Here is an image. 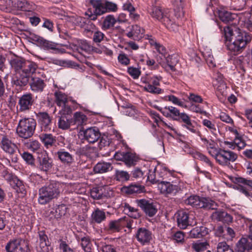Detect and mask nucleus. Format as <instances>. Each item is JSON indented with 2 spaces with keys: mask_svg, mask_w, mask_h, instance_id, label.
Here are the masks:
<instances>
[{
  "mask_svg": "<svg viewBox=\"0 0 252 252\" xmlns=\"http://www.w3.org/2000/svg\"><path fill=\"white\" fill-rule=\"evenodd\" d=\"M222 34L226 42H229L226 44L228 49L234 55L242 52L252 40V37L248 33L236 27H224Z\"/></svg>",
  "mask_w": 252,
  "mask_h": 252,
  "instance_id": "1",
  "label": "nucleus"
},
{
  "mask_svg": "<svg viewBox=\"0 0 252 252\" xmlns=\"http://www.w3.org/2000/svg\"><path fill=\"white\" fill-rule=\"evenodd\" d=\"M210 153L211 155L220 165L227 166L228 168H233L231 163L235 162L238 158L237 155L234 152L221 148L213 150Z\"/></svg>",
  "mask_w": 252,
  "mask_h": 252,
  "instance_id": "2",
  "label": "nucleus"
},
{
  "mask_svg": "<svg viewBox=\"0 0 252 252\" xmlns=\"http://www.w3.org/2000/svg\"><path fill=\"white\" fill-rule=\"evenodd\" d=\"M36 126L35 119L31 117L24 118L19 120L16 132L19 137L28 139L33 135Z\"/></svg>",
  "mask_w": 252,
  "mask_h": 252,
  "instance_id": "3",
  "label": "nucleus"
},
{
  "mask_svg": "<svg viewBox=\"0 0 252 252\" xmlns=\"http://www.w3.org/2000/svg\"><path fill=\"white\" fill-rule=\"evenodd\" d=\"M72 41L71 37L67 33L64 32V47L66 48L64 49V53L71 54L72 51L81 54L83 51H91L92 46L86 40H78L77 44L73 43Z\"/></svg>",
  "mask_w": 252,
  "mask_h": 252,
  "instance_id": "4",
  "label": "nucleus"
},
{
  "mask_svg": "<svg viewBox=\"0 0 252 252\" xmlns=\"http://www.w3.org/2000/svg\"><path fill=\"white\" fill-rule=\"evenodd\" d=\"M149 13L153 18L161 21L169 30L175 32L178 30L177 25L175 24L174 20L171 19L169 12H163L160 7H153Z\"/></svg>",
  "mask_w": 252,
  "mask_h": 252,
  "instance_id": "5",
  "label": "nucleus"
},
{
  "mask_svg": "<svg viewBox=\"0 0 252 252\" xmlns=\"http://www.w3.org/2000/svg\"><path fill=\"white\" fill-rule=\"evenodd\" d=\"M37 68V65L34 62L27 60L23 75L16 76L13 78L12 82L13 84L19 87L26 86Z\"/></svg>",
  "mask_w": 252,
  "mask_h": 252,
  "instance_id": "6",
  "label": "nucleus"
},
{
  "mask_svg": "<svg viewBox=\"0 0 252 252\" xmlns=\"http://www.w3.org/2000/svg\"><path fill=\"white\" fill-rule=\"evenodd\" d=\"M90 3L94 9V13H92L91 10L88 9L85 14L91 20L94 21L96 20L97 16L106 13V0H90Z\"/></svg>",
  "mask_w": 252,
  "mask_h": 252,
  "instance_id": "7",
  "label": "nucleus"
},
{
  "mask_svg": "<svg viewBox=\"0 0 252 252\" xmlns=\"http://www.w3.org/2000/svg\"><path fill=\"white\" fill-rule=\"evenodd\" d=\"M59 193L58 190L53 184L42 187L39 189L38 201L41 204L47 203L50 200L57 197Z\"/></svg>",
  "mask_w": 252,
  "mask_h": 252,
  "instance_id": "8",
  "label": "nucleus"
},
{
  "mask_svg": "<svg viewBox=\"0 0 252 252\" xmlns=\"http://www.w3.org/2000/svg\"><path fill=\"white\" fill-rule=\"evenodd\" d=\"M7 252H28V246L25 240L20 239H14L10 240L6 245Z\"/></svg>",
  "mask_w": 252,
  "mask_h": 252,
  "instance_id": "9",
  "label": "nucleus"
},
{
  "mask_svg": "<svg viewBox=\"0 0 252 252\" xmlns=\"http://www.w3.org/2000/svg\"><path fill=\"white\" fill-rule=\"evenodd\" d=\"M162 79L161 76H153L145 82V86L144 88V90L150 93L158 94H160L163 91L160 88L158 87L159 86V81Z\"/></svg>",
  "mask_w": 252,
  "mask_h": 252,
  "instance_id": "10",
  "label": "nucleus"
},
{
  "mask_svg": "<svg viewBox=\"0 0 252 252\" xmlns=\"http://www.w3.org/2000/svg\"><path fill=\"white\" fill-rule=\"evenodd\" d=\"M114 157L117 160L124 162L127 167L134 166L139 159L135 154L131 152H117Z\"/></svg>",
  "mask_w": 252,
  "mask_h": 252,
  "instance_id": "11",
  "label": "nucleus"
},
{
  "mask_svg": "<svg viewBox=\"0 0 252 252\" xmlns=\"http://www.w3.org/2000/svg\"><path fill=\"white\" fill-rule=\"evenodd\" d=\"M34 102L33 94L31 93H26L19 98L18 105L19 111L25 112L31 109Z\"/></svg>",
  "mask_w": 252,
  "mask_h": 252,
  "instance_id": "12",
  "label": "nucleus"
},
{
  "mask_svg": "<svg viewBox=\"0 0 252 252\" xmlns=\"http://www.w3.org/2000/svg\"><path fill=\"white\" fill-rule=\"evenodd\" d=\"M36 116L42 130L49 131L51 129L52 118L45 112H40Z\"/></svg>",
  "mask_w": 252,
  "mask_h": 252,
  "instance_id": "13",
  "label": "nucleus"
},
{
  "mask_svg": "<svg viewBox=\"0 0 252 252\" xmlns=\"http://www.w3.org/2000/svg\"><path fill=\"white\" fill-rule=\"evenodd\" d=\"M135 238L141 245H148L152 240V233L145 227H140L135 234Z\"/></svg>",
  "mask_w": 252,
  "mask_h": 252,
  "instance_id": "14",
  "label": "nucleus"
},
{
  "mask_svg": "<svg viewBox=\"0 0 252 252\" xmlns=\"http://www.w3.org/2000/svg\"><path fill=\"white\" fill-rule=\"evenodd\" d=\"M121 191L126 195H135L145 191V187L139 183H131L128 186H123Z\"/></svg>",
  "mask_w": 252,
  "mask_h": 252,
  "instance_id": "15",
  "label": "nucleus"
},
{
  "mask_svg": "<svg viewBox=\"0 0 252 252\" xmlns=\"http://www.w3.org/2000/svg\"><path fill=\"white\" fill-rule=\"evenodd\" d=\"M84 139L89 143H94L96 142L101 136L98 128L96 127H91L83 131Z\"/></svg>",
  "mask_w": 252,
  "mask_h": 252,
  "instance_id": "16",
  "label": "nucleus"
},
{
  "mask_svg": "<svg viewBox=\"0 0 252 252\" xmlns=\"http://www.w3.org/2000/svg\"><path fill=\"white\" fill-rule=\"evenodd\" d=\"M187 205H214L215 202L209 197H200L197 195H192L185 200Z\"/></svg>",
  "mask_w": 252,
  "mask_h": 252,
  "instance_id": "17",
  "label": "nucleus"
},
{
  "mask_svg": "<svg viewBox=\"0 0 252 252\" xmlns=\"http://www.w3.org/2000/svg\"><path fill=\"white\" fill-rule=\"evenodd\" d=\"M26 61L25 59L18 57L11 59L10 63L12 68L14 69L16 76L23 75Z\"/></svg>",
  "mask_w": 252,
  "mask_h": 252,
  "instance_id": "18",
  "label": "nucleus"
},
{
  "mask_svg": "<svg viewBox=\"0 0 252 252\" xmlns=\"http://www.w3.org/2000/svg\"><path fill=\"white\" fill-rule=\"evenodd\" d=\"M36 166L40 170L45 172L52 168V162L46 153L42 154L40 157H38Z\"/></svg>",
  "mask_w": 252,
  "mask_h": 252,
  "instance_id": "19",
  "label": "nucleus"
},
{
  "mask_svg": "<svg viewBox=\"0 0 252 252\" xmlns=\"http://www.w3.org/2000/svg\"><path fill=\"white\" fill-rule=\"evenodd\" d=\"M1 148L6 153L10 155H13L17 147L16 144L12 143L6 136H2L1 140Z\"/></svg>",
  "mask_w": 252,
  "mask_h": 252,
  "instance_id": "20",
  "label": "nucleus"
},
{
  "mask_svg": "<svg viewBox=\"0 0 252 252\" xmlns=\"http://www.w3.org/2000/svg\"><path fill=\"white\" fill-rule=\"evenodd\" d=\"M212 219L228 224L233 220V217L225 211H216L211 215Z\"/></svg>",
  "mask_w": 252,
  "mask_h": 252,
  "instance_id": "21",
  "label": "nucleus"
},
{
  "mask_svg": "<svg viewBox=\"0 0 252 252\" xmlns=\"http://www.w3.org/2000/svg\"><path fill=\"white\" fill-rule=\"evenodd\" d=\"M14 7L19 10L28 12H31L35 9L34 3L27 0H15Z\"/></svg>",
  "mask_w": 252,
  "mask_h": 252,
  "instance_id": "22",
  "label": "nucleus"
},
{
  "mask_svg": "<svg viewBox=\"0 0 252 252\" xmlns=\"http://www.w3.org/2000/svg\"><path fill=\"white\" fill-rule=\"evenodd\" d=\"M160 192L166 194H176L179 189L177 186L173 185L169 182H162L158 185Z\"/></svg>",
  "mask_w": 252,
  "mask_h": 252,
  "instance_id": "23",
  "label": "nucleus"
},
{
  "mask_svg": "<svg viewBox=\"0 0 252 252\" xmlns=\"http://www.w3.org/2000/svg\"><path fill=\"white\" fill-rule=\"evenodd\" d=\"M252 249V244L245 238H242L236 243L235 252H249Z\"/></svg>",
  "mask_w": 252,
  "mask_h": 252,
  "instance_id": "24",
  "label": "nucleus"
},
{
  "mask_svg": "<svg viewBox=\"0 0 252 252\" xmlns=\"http://www.w3.org/2000/svg\"><path fill=\"white\" fill-rule=\"evenodd\" d=\"M31 89L34 92H41L45 86L44 81L39 77H31Z\"/></svg>",
  "mask_w": 252,
  "mask_h": 252,
  "instance_id": "25",
  "label": "nucleus"
},
{
  "mask_svg": "<svg viewBox=\"0 0 252 252\" xmlns=\"http://www.w3.org/2000/svg\"><path fill=\"white\" fill-rule=\"evenodd\" d=\"M177 121H180L184 123L183 126L186 127L189 131L193 133H196V129L191 122L189 117L185 113H181L179 116Z\"/></svg>",
  "mask_w": 252,
  "mask_h": 252,
  "instance_id": "26",
  "label": "nucleus"
},
{
  "mask_svg": "<svg viewBox=\"0 0 252 252\" xmlns=\"http://www.w3.org/2000/svg\"><path fill=\"white\" fill-rule=\"evenodd\" d=\"M220 19L224 23H229L234 20L237 15L224 9L219 10L218 12Z\"/></svg>",
  "mask_w": 252,
  "mask_h": 252,
  "instance_id": "27",
  "label": "nucleus"
},
{
  "mask_svg": "<svg viewBox=\"0 0 252 252\" xmlns=\"http://www.w3.org/2000/svg\"><path fill=\"white\" fill-rule=\"evenodd\" d=\"M38 239L37 242L43 252H46L48 250V247L49 245V241L45 232L43 230L39 231L38 232Z\"/></svg>",
  "mask_w": 252,
  "mask_h": 252,
  "instance_id": "28",
  "label": "nucleus"
},
{
  "mask_svg": "<svg viewBox=\"0 0 252 252\" xmlns=\"http://www.w3.org/2000/svg\"><path fill=\"white\" fill-rule=\"evenodd\" d=\"M177 221L178 226L182 229H185L189 224L188 214L185 211L178 213Z\"/></svg>",
  "mask_w": 252,
  "mask_h": 252,
  "instance_id": "29",
  "label": "nucleus"
},
{
  "mask_svg": "<svg viewBox=\"0 0 252 252\" xmlns=\"http://www.w3.org/2000/svg\"><path fill=\"white\" fill-rule=\"evenodd\" d=\"M113 167L109 162H100L97 163L93 170L95 173H103L112 170Z\"/></svg>",
  "mask_w": 252,
  "mask_h": 252,
  "instance_id": "30",
  "label": "nucleus"
},
{
  "mask_svg": "<svg viewBox=\"0 0 252 252\" xmlns=\"http://www.w3.org/2000/svg\"><path fill=\"white\" fill-rule=\"evenodd\" d=\"M165 109H166V112H163V115L165 117L170 118L174 121L178 120L181 114L179 110L172 106H165Z\"/></svg>",
  "mask_w": 252,
  "mask_h": 252,
  "instance_id": "31",
  "label": "nucleus"
},
{
  "mask_svg": "<svg viewBox=\"0 0 252 252\" xmlns=\"http://www.w3.org/2000/svg\"><path fill=\"white\" fill-rule=\"evenodd\" d=\"M113 176L114 180L121 182H126L130 178V175L127 172L119 169L115 170V173Z\"/></svg>",
  "mask_w": 252,
  "mask_h": 252,
  "instance_id": "32",
  "label": "nucleus"
},
{
  "mask_svg": "<svg viewBox=\"0 0 252 252\" xmlns=\"http://www.w3.org/2000/svg\"><path fill=\"white\" fill-rule=\"evenodd\" d=\"M209 247V244L206 241L201 242L200 240H197L193 242L191 245V248L193 251L196 252H202L208 249Z\"/></svg>",
  "mask_w": 252,
  "mask_h": 252,
  "instance_id": "33",
  "label": "nucleus"
},
{
  "mask_svg": "<svg viewBox=\"0 0 252 252\" xmlns=\"http://www.w3.org/2000/svg\"><path fill=\"white\" fill-rule=\"evenodd\" d=\"M105 189L103 187H97L91 189L90 194L92 198L94 199L102 198L103 196H106L104 193Z\"/></svg>",
  "mask_w": 252,
  "mask_h": 252,
  "instance_id": "34",
  "label": "nucleus"
},
{
  "mask_svg": "<svg viewBox=\"0 0 252 252\" xmlns=\"http://www.w3.org/2000/svg\"><path fill=\"white\" fill-rule=\"evenodd\" d=\"M123 212L131 218L137 219L140 216L138 209L131 206H124Z\"/></svg>",
  "mask_w": 252,
  "mask_h": 252,
  "instance_id": "35",
  "label": "nucleus"
},
{
  "mask_svg": "<svg viewBox=\"0 0 252 252\" xmlns=\"http://www.w3.org/2000/svg\"><path fill=\"white\" fill-rule=\"evenodd\" d=\"M87 121V117L81 112H76L73 117V120H71V123L76 124L77 126H81Z\"/></svg>",
  "mask_w": 252,
  "mask_h": 252,
  "instance_id": "36",
  "label": "nucleus"
},
{
  "mask_svg": "<svg viewBox=\"0 0 252 252\" xmlns=\"http://www.w3.org/2000/svg\"><path fill=\"white\" fill-rule=\"evenodd\" d=\"M39 137L47 148L51 146L55 141L54 137L51 134L42 133L40 135Z\"/></svg>",
  "mask_w": 252,
  "mask_h": 252,
  "instance_id": "37",
  "label": "nucleus"
},
{
  "mask_svg": "<svg viewBox=\"0 0 252 252\" xmlns=\"http://www.w3.org/2000/svg\"><path fill=\"white\" fill-rule=\"evenodd\" d=\"M81 245L85 252H93V245L89 237H84L81 239Z\"/></svg>",
  "mask_w": 252,
  "mask_h": 252,
  "instance_id": "38",
  "label": "nucleus"
},
{
  "mask_svg": "<svg viewBox=\"0 0 252 252\" xmlns=\"http://www.w3.org/2000/svg\"><path fill=\"white\" fill-rule=\"evenodd\" d=\"M54 86L55 88L57 90H55L54 91V95L55 97V101L57 105L60 107L62 106L63 104V94L60 89L61 87H59L56 84H54Z\"/></svg>",
  "mask_w": 252,
  "mask_h": 252,
  "instance_id": "39",
  "label": "nucleus"
},
{
  "mask_svg": "<svg viewBox=\"0 0 252 252\" xmlns=\"http://www.w3.org/2000/svg\"><path fill=\"white\" fill-rule=\"evenodd\" d=\"M224 144L226 145H228L229 148L234 149L236 147L239 149H241L245 147L246 144L244 140H236L234 139V141L229 142L225 141Z\"/></svg>",
  "mask_w": 252,
  "mask_h": 252,
  "instance_id": "40",
  "label": "nucleus"
},
{
  "mask_svg": "<svg viewBox=\"0 0 252 252\" xmlns=\"http://www.w3.org/2000/svg\"><path fill=\"white\" fill-rule=\"evenodd\" d=\"M90 18L89 19H86L85 18H82L81 21L84 25H81V26H83L84 28V31L86 33H92L93 30L95 28L94 25L91 22Z\"/></svg>",
  "mask_w": 252,
  "mask_h": 252,
  "instance_id": "41",
  "label": "nucleus"
},
{
  "mask_svg": "<svg viewBox=\"0 0 252 252\" xmlns=\"http://www.w3.org/2000/svg\"><path fill=\"white\" fill-rule=\"evenodd\" d=\"M186 234L182 231H177L171 236V239L178 244H183Z\"/></svg>",
  "mask_w": 252,
  "mask_h": 252,
  "instance_id": "42",
  "label": "nucleus"
},
{
  "mask_svg": "<svg viewBox=\"0 0 252 252\" xmlns=\"http://www.w3.org/2000/svg\"><path fill=\"white\" fill-rule=\"evenodd\" d=\"M92 218L96 223H100L106 219L105 213L97 209L92 214Z\"/></svg>",
  "mask_w": 252,
  "mask_h": 252,
  "instance_id": "43",
  "label": "nucleus"
},
{
  "mask_svg": "<svg viewBox=\"0 0 252 252\" xmlns=\"http://www.w3.org/2000/svg\"><path fill=\"white\" fill-rule=\"evenodd\" d=\"M39 43L40 45L45 49H55L56 50L55 45L54 43L49 41L46 40L43 38L39 39ZM58 52L62 53L61 50L57 49Z\"/></svg>",
  "mask_w": 252,
  "mask_h": 252,
  "instance_id": "44",
  "label": "nucleus"
},
{
  "mask_svg": "<svg viewBox=\"0 0 252 252\" xmlns=\"http://www.w3.org/2000/svg\"><path fill=\"white\" fill-rule=\"evenodd\" d=\"M119 220L121 230H122L125 227L130 229L132 228V222L133 220L130 219L128 217L125 216Z\"/></svg>",
  "mask_w": 252,
  "mask_h": 252,
  "instance_id": "45",
  "label": "nucleus"
},
{
  "mask_svg": "<svg viewBox=\"0 0 252 252\" xmlns=\"http://www.w3.org/2000/svg\"><path fill=\"white\" fill-rule=\"evenodd\" d=\"M25 146L30 150L37 152L40 149V144L37 140H31L25 143Z\"/></svg>",
  "mask_w": 252,
  "mask_h": 252,
  "instance_id": "46",
  "label": "nucleus"
},
{
  "mask_svg": "<svg viewBox=\"0 0 252 252\" xmlns=\"http://www.w3.org/2000/svg\"><path fill=\"white\" fill-rule=\"evenodd\" d=\"M116 22V20L113 15H108L103 22V27L105 29H109L113 27Z\"/></svg>",
  "mask_w": 252,
  "mask_h": 252,
  "instance_id": "47",
  "label": "nucleus"
},
{
  "mask_svg": "<svg viewBox=\"0 0 252 252\" xmlns=\"http://www.w3.org/2000/svg\"><path fill=\"white\" fill-rule=\"evenodd\" d=\"M217 252H234L233 250L225 242H221L217 245Z\"/></svg>",
  "mask_w": 252,
  "mask_h": 252,
  "instance_id": "48",
  "label": "nucleus"
},
{
  "mask_svg": "<svg viewBox=\"0 0 252 252\" xmlns=\"http://www.w3.org/2000/svg\"><path fill=\"white\" fill-rule=\"evenodd\" d=\"M217 80L219 83L217 88L218 92L221 94L222 95H225L227 86L225 82L222 80L221 75L218 76Z\"/></svg>",
  "mask_w": 252,
  "mask_h": 252,
  "instance_id": "49",
  "label": "nucleus"
},
{
  "mask_svg": "<svg viewBox=\"0 0 252 252\" xmlns=\"http://www.w3.org/2000/svg\"><path fill=\"white\" fill-rule=\"evenodd\" d=\"M146 215L150 217H153L157 212L158 209L155 206H140Z\"/></svg>",
  "mask_w": 252,
  "mask_h": 252,
  "instance_id": "50",
  "label": "nucleus"
},
{
  "mask_svg": "<svg viewBox=\"0 0 252 252\" xmlns=\"http://www.w3.org/2000/svg\"><path fill=\"white\" fill-rule=\"evenodd\" d=\"M10 185L15 189L17 191H18V189L20 191H22V190L24 189V185L22 181L18 179L16 176L13 178Z\"/></svg>",
  "mask_w": 252,
  "mask_h": 252,
  "instance_id": "51",
  "label": "nucleus"
},
{
  "mask_svg": "<svg viewBox=\"0 0 252 252\" xmlns=\"http://www.w3.org/2000/svg\"><path fill=\"white\" fill-rule=\"evenodd\" d=\"M214 231L215 236L218 237H221L225 240V226H218L214 228Z\"/></svg>",
  "mask_w": 252,
  "mask_h": 252,
  "instance_id": "52",
  "label": "nucleus"
},
{
  "mask_svg": "<svg viewBox=\"0 0 252 252\" xmlns=\"http://www.w3.org/2000/svg\"><path fill=\"white\" fill-rule=\"evenodd\" d=\"M21 156L27 164L34 166V158L31 154L24 152L21 154Z\"/></svg>",
  "mask_w": 252,
  "mask_h": 252,
  "instance_id": "53",
  "label": "nucleus"
},
{
  "mask_svg": "<svg viewBox=\"0 0 252 252\" xmlns=\"http://www.w3.org/2000/svg\"><path fill=\"white\" fill-rule=\"evenodd\" d=\"M100 245L102 252H118L117 248L113 245L106 244L102 242H100Z\"/></svg>",
  "mask_w": 252,
  "mask_h": 252,
  "instance_id": "54",
  "label": "nucleus"
},
{
  "mask_svg": "<svg viewBox=\"0 0 252 252\" xmlns=\"http://www.w3.org/2000/svg\"><path fill=\"white\" fill-rule=\"evenodd\" d=\"M108 228L109 230L113 232L121 231L119 220L110 221L108 225Z\"/></svg>",
  "mask_w": 252,
  "mask_h": 252,
  "instance_id": "55",
  "label": "nucleus"
},
{
  "mask_svg": "<svg viewBox=\"0 0 252 252\" xmlns=\"http://www.w3.org/2000/svg\"><path fill=\"white\" fill-rule=\"evenodd\" d=\"M166 97L167 98V100L172 102L175 105L182 107H186V105H184V103L174 95H169L166 96Z\"/></svg>",
  "mask_w": 252,
  "mask_h": 252,
  "instance_id": "56",
  "label": "nucleus"
},
{
  "mask_svg": "<svg viewBox=\"0 0 252 252\" xmlns=\"http://www.w3.org/2000/svg\"><path fill=\"white\" fill-rule=\"evenodd\" d=\"M173 6L175 16L176 17L177 19L183 17L185 13V12L183 10L184 4H181V5Z\"/></svg>",
  "mask_w": 252,
  "mask_h": 252,
  "instance_id": "57",
  "label": "nucleus"
},
{
  "mask_svg": "<svg viewBox=\"0 0 252 252\" xmlns=\"http://www.w3.org/2000/svg\"><path fill=\"white\" fill-rule=\"evenodd\" d=\"M13 6V1L11 0H1L0 3V9L7 11L11 9Z\"/></svg>",
  "mask_w": 252,
  "mask_h": 252,
  "instance_id": "58",
  "label": "nucleus"
},
{
  "mask_svg": "<svg viewBox=\"0 0 252 252\" xmlns=\"http://www.w3.org/2000/svg\"><path fill=\"white\" fill-rule=\"evenodd\" d=\"M127 72L134 79H137L141 74V71L139 69L133 66L128 67Z\"/></svg>",
  "mask_w": 252,
  "mask_h": 252,
  "instance_id": "59",
  "label": "nucleus"
},
{
  "mask_svg": "<svg viewBox=\"0 0 252 252\" xmlns=\"http://www.w3.org/2000/svg\"><path fill=\"white\" fill-rule=\"evenodd\" d=\"M195 158L204 161L209 166L211 167H213V164L210 161V160L205 155L200 153H197L195 155Z\"/></svg>",
  "mask_w": 252,
  "mask_h": 252,
  "instance_id": "60",
  "label": "nucleus"
},
{
  "mask_svg": "<svg viewBox=\"0 0 252 252\" xmlns=\"http://www.w3.org/2000/svg\"><path fill=\"white\" fill-rule=\"evenodd\" d=\"M234 182L236 184H242L252 188V180H247L243 177H236Z\"/></svg>",
  "mask_w": 252,
  "mask_h": 252,
  "instance_id": "61",
  "label": "nucleus"
},
{
  "mask_svg": "<svg viewBox=\"0 0 252 252\" xmlns=\"http://www.w3.org/2000/svg\"><path fill=\"white\" fill-rule=\"evenodd\" d=\"M225 240L227 241L231 240L235 236V233L234 230L229 227L225 226Z\"/></svg>",
  "mask_w": 252,
  "mask_h": 252,
  "instance_id": "62",
  "label": "nucleus"
},
{
  "mask_svg": "<svg viewBox=\"0 0 252 252\" xmlns=\"http://www.w3.org/2000/svg\"><path fill=\"white\" fill-rule=\"evenodd\" d=\"M106 13L116 12L118 9V6L116 3L106 0Z\"/></svg>",
  "mask_w": 252,
  "mask_h": 252,
  "instance_id": "63",
  "label": "nucleus"
},
{
  "mask_svg": "<svg viewBox=\"0 0 252 252\" xmlns=\"http://www.w3.org/2000/svg\"><path fill=\"white\" fill-rule=\"evenodd\" d=\"M104 34L100 31H96L94 32L93 35V41L95 43H99L103 39Z\"/></svg>",
  "mask_w": 252,
  "mask_h": 252,
  "instance_id": "64",
  "label": "nucleus"
}]
</instances>
